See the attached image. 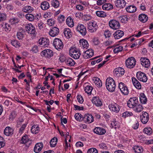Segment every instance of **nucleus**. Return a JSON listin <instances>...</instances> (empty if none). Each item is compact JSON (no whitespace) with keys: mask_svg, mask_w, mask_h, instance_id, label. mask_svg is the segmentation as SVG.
<instances>
[{"mask_svg":"<svg viewBox=\"0 0 153 153\" xmlns=\"http://www.w3.org/2000/svg\"><path fill=\"white\" fill-rule=\"evenodd\" d=\"M106 86L107 89L109 91H114L116 87L114 81L111 77L108 78L106 81Z\"/></svg>","mask_w":153,"mask_h":153,"instance_id":"f257e3e1","label":"nucleus"},{"mask_svg":"<svg viewBox=\"0 0 153 153\" xmlns=\"http://www.w3.org/2000/svg\"><path fill=\"white\" fill-rule=\"evenodd\" d=\"M69 51L70 56L72 57L75 59H77L79 58L81 55L79 51L75 48H71Z\"/></svg>","mask_w":153,"mask_h":153,"instance_id":"f03ea898","label":"nucleus"},{"mask_svg":"<svg viewBox=\"0 0 153 153\" xmlns=\"http://www.w3.org/2000/svg\"><path fill=\"white\" fill-rule=\"evenodd\" d=\"M53 44L55 48L58 50L62 49L63 47V45L61 40L59 38L54 39Z\"/></svg>","mask_w":153,"mask_h":153,"instance_id":"7ed1b4c3","label":"nucleus"},{"mask_svg":"<svg viewBox=\"0 0 153 153\" xmlns=\"http://www.w3.org/2000/svg\"><path fill=\"white\" fill-rule=\"evenodd\" d=\"M136 64V60L134 58L131 57L128 59L126 61V65L127 68H133Z\"/></svg>","mask_w":153,"mask_h":153,"instance_id":"20e7f679","label":"nucleus"},{"mask_svg":"<svg viewBox=\"0 0 153 153\" xmlns=\"http://www.w3.org/2000/svg\"><path fill=\"white\" fill-rule=\"evenodd\" d=\"M26 31L29 33L33 34L35 36L37 33L35 27L31 24H28L25 27Z\"/></svg>","mask_w":153,"mask_h":153,"instance_id":"39448f33","label":"nucleus"},{"mask_svg":"<svg viewBox=\"0 0 153 153\" xmlns=\"http://www.w3.org/2000/svg\"><path fill=\"white\" fill-rule=\"evenodd\" d=\"M109 24L110 27L114 30L118 29L120 27L119 22L115 20H110L109 22Z\"/></svg>","mask_w":153,"mask_h":153,"instance_id":"423d86ee","label":"nucleus"},{"mask_svg":"<svg viewBox=\"0 0 153 153\" xmlns=\"http://www.w3.org/2000/svg\"><path fill=\"white\" fill-rule=\"evenodd\" d=\"M76 29L82 35L85 36L87 33L86 27L83 25L79 24L78 25Z\"/></svg>","mask_w":153,"mask_h":153,"instance_id":"0eeeda50","label":"nucleus"},{"mask_svg":"<svg viewBox=\"0 0 153 153\" xmlns=\"http://www.w3.org/2000/svg\"><path fill=\"white\" fill-rule=\"evenodd\" d=\"M136 76L137 78L141 81L146 82L147 80L148 79L146 74L141 71L137 72Z\"/></svg>","mask_w":153,"mask_h":153,"instance_id":"6e6552de","label":"nucleus"},{"mask_svg":"<svg viewBox=\"0 0 153 153\" xmlns=\"http://www.w3.org/2000/svg\"><path fill=\"white\" fill-rule=\"evenodd\" d=\"M119 88L123 94L127 95L129 91L126 85L123 83L121 82L119 83Z\"/></svg>","mask_w":153,"mask_h":153,"instance_id":"1a4fd4ad","label":"nucleus"},{"mask_svg":"<svg viewBox=\"0 0 153 153\" xmlns=\"http://www.w3.org/2000/svg\"><path fill=\"white\" fill-rule=\"evenodd\" d=\"M140 120L141 122L144 124H146L148 121L149 115L146 112H143V114L140 116Z\"/></svg>","mask_w":153,"mask_h":153,"instance_id":"9d476101","label":"nucleus"},{"mask_svg":"<svg viewBox=\"0 0 153 153\" xmlns=\"http://www.w3.org/2000/svg\"><path fill=\"white\" fill-rule=\"evenodd\" d=\"M108 108L110 110L112 111L118 113L120 110V106L116 103H111L108 106Z\"/></svg>","mask_w":153,"mask_h":153,"instance_id":"9b49d317","label":"nucleus"},{"mask_svg":"<svg viewBox=\"0 0 153 153\" xmlns=\"http://www.w3.org/2000/svg\"><path fill=\"white\" fill-rule=\"evenodd\" d=\"M114 72V75L117 76V77H119L124 74L125 70L123 68L119 67L118 68L115 69Z\"/></svg>","mask_w":153,"mask_h":153,"instance_id":"f8f14e48","label":"nucleus"},{"mask_svg":"<svg viewBox=\"0 0 153 153\" xmlns=\"http://www.w3.org/2000/svg\"><path fill=\"white\" fill-rule=\"evenodd\" d=\"M140 60L141 65L145 68H148L150 66V62L148 59L141 57Z\"/></svg>","mask_w":153,"mask_h":153,"instance_id":"ddd939ff","label":"nucleus"},{"mask_svg":"<svg viewBox=\"0 0 153 153\" xmlns=\"http://www.w3.org/2000/svg\"><path fill=\"white\" fill-rule=\"evenodd\" d=\"M21 143L25 144L26 146H29L31 143V141L28 138V136L25 135L22 137L21 140Z\"/></svg>","mask_w":153,"mask_h":153,"instance_id":"4468645a","label":"nucleus"},{"mask_svg":"<svg viewBox=\"0 0 153 153\" xmlns=\"http://www.w3.org/2000/svg\"><path fill=\"white\" fill-rule=\"evenodd\" d=\"M82 119L85 122H87L88 123H91L94 121L93 117L91 114H85Z\"/></svg>","mask_w":153,"mask_h":153,"instance_id":"2eb2a0df","label":"nucleus"},{"mask_svg":"<svg viewBox=\"0 0 153 153\" xmlns=\"http://www.w3.org/2000/svg\"><path fill=\"white\" fill-rule=\"evenodd\" d=\"M59 32V30L57 27H54L51 29L49 33L50 35L54 37L57 35Z\"/></svg>","mask_w":153,"mask_h":153,"instance_id":"dca6fc26","label":"nucleus"},{"mask_svg":"<svg viewBox=\"0 0 153 153\" xmlns=\"http://www.w3.org/2000/svg\"><path fill=\"white\" fill-rule=\"evenodd\" d=\"M92 101L97 106H100L102 105V103L99 97H94L92 99Z\"/></svg>","mask_w":153,"mask_h":153,"instance_id":"f3484780","label":"nucleus"},{"mask_svg":"<svg viewBox=\"0 0 153 153\" xmlns=\"http://www.w3.org/2000/svg\"><path fill=\"white\" fill-rule=\"evenodd\" d=\"M94 132L99 135H103L105 134L106 132L105 130L100 127H96L94 130Z\"/></svg>","mask_w":153,"mask_h":153,"instance_id":"a211bd4d","label":"nucleus"},{"mask_svg":"<svg viewBox=\"0 0 153 153\" xmlns=\"http://www.w3.org/2000/svg\"><path fill=\"white\" fill-rule=\"evenodd\" d=\"M43 147V144L42 143H36L34 149V151L36 153H39L42 150Z\"/></svg>","mask_w":153,"mask_h":153,"instance_id":"6ab92c4d","label":"nucleus"},{"mask_svg":"<svg viewBox=\"0 0 153 153\" xmlns=\"http://www.w3.org/2000/svg\"><path fill=\"white\" fill-rule=\"evenodd\" d=\"M126 2L124 0H117L115 4V6L120 8H123L126 6Z\"/></svg>","mask_w":153,"mask_h":153,"instance_id":"aec40b11","label":"nucleus"},{"mask_svg":"<svg viewBox=\"0 0 153 153\" xmlns=\"http://www.w3.org/2000/svg\"><path fill=\"white\" fill-rule=\"evenodd\" d=\"M123 31L118 30L116 31L113 35L115 39H119L122 37L124 35Z\"/></svg>","mask_w":153,"mask_h":153,"instance_id":"412c9836","label":"nucleus"},{"mask_svg":"<svg viewBox=\"0 0 153 153\" xmlns=\"http://www.w3.org/2000/svg\"><path fill=\"white\" fill-rule=\"evenodd\" d=\"M13 130L10 127H6L4 131V134L7 136L12 135L13 134Z\"/></svg>","mask_w":153,"mask_h":153,"instance_id":"4be33fe9","label":"nucleus"},{"mask_svg":"<svg viewBox=\"0 0 153 153\" xmlns=\"http://www.w3.org/2000/svg\"><path fill=\"white\" fill-rule=\"evenodd\" d=\"M132 81L134 85L137 89H140L141 88V85L138 81L134 77L132 78Z\"/></svg>","mask_w":153,"mask_h":153,"instance_id":"5701e85b","label":"nucleus"},{"mask_svg":"<svg viewBox=\"0 0 153 153\" xmlns=\"http://www.w3.org/2000/svg\"><path fill=\"white\" fill-rule=\"evenodd\" d=\"M38 43L41 45H43L44 46H47L46 45H48L49 41L48 39H47L46 38H42L39 39Z\"/></svg>","mask_w":153,"mask_h":153,"instance_id":"b1692460","label":"nucleus"},{"mask_svg":"<svg viewBox=\"0 0 153 153\" xmlns=\"http://www.w3.org/2000/svg\"><path fill=\"white\" fill-rule=\"evenodd\" d=\"M79 45L84 48L87 49L89 45L88 42L84 39H80L79 41Z\"/></svg>","mask_w":153,"mask_h":153,"instance_id":"393cba45","label":"nucleus"},{"mask_svg":"<svg viewBox=\"0 0 153 153\" xmlns=\"http://www.w3.org/2000/svg\"><path fill=\"white\" fill-rule=\"evenodd\" d=\"M139 19L142 23L146 22L148 20L147 16L144 14H141L139 15Z\"/></svg>","mask_w":153,"mask_h":153,"instance_id":"a878e982","label":"nucleus"},{"mask_svg":"<svg viewBox=\"0 0 153 153\" xmlns=\"http://www.w3.org/2000/svg\"><path fill=\"white\" fill-rule=\"evenodd\" d=\"M113 5L111 4L107 3L104 4L102 6V8L104 10H109L113 8Z\"/></svg>","mask_w":153,"mask_h":153,"instance_id":"bb28decb","label":"nucleus"},{"mask_svg":"<svg viewBox=\"0 0 153 153\" xmlns=\"http://www.w3.org/2000/svg\"><path fill=\"white\" fill-rule=\"evenodd\" d=\"M50 7L49 4L46 1L42 2L41 4V7L42 10H46L48 9Z\"/></svg>","mask_w":153,"mask_h":153,"instance_id":"cd10ccee","label":"nucleus"},{"mask_svg":"<svg viewBox=\"0 0 153 153\" xmlns=\"http://www.w3.org/2000/svg\"><path fill=\"white\" fill-rule=\"evenodd\" d=\"M39 126L37 125H33L32 127L31 131L33 133L36 134L39 131Z\"/></svg>","mask_w":153,"mask_h":153,"instance_id":"c85d7f7f","label":"nucleus"},{"mask_svg":"<svg viewBox=\"0 0 153 153\" xmlns=\"http://www.w3.org/2000/svg\"><path fill=\"white\" fill-rule=\"evenodd\" d=\"M65 62L67 65L70 66H73L75 64V62L71 58H66Z\"/></svg>","mask_w":153,"mask_h":153,"instance_id":"c756f323","label":"nucleus"},{"mask_svg":"<svg viewBox=\"0 0 153 153\" xmlns=\"http://www.w3.org/2000/svg\"><path fill=\"white\" fill-rule=\"evenodd\" d=\"M85 54H86L85 58L87 59L91 57L94 55V51L92 50H88L84 52Z\"/></svg>","mask_w":153,"mask_h":153,"instance_id":"7c9ffc66","label":"nucleus"},{"mask_svg":"<svg viewBox=\"0 0 153 153\" xmlns=\"http://www.w3.org/2000/svg\"><path fill=\"white\" fill-rule=\"evenodd\" d=\"M140 102L142 103L145 104L146 103L147 98L144 93H141L140 94Z\"/></svg>","mask_w":153,"mask_h":153,"instance_id":"2f4dec72","label":"nucleus"},{"mask_svg":"<svg viewBox=\"0 0 153 153\" xmlns=\"http://www.w3.org/2000/svg\"><path fill=\"white\" fill-rule=\"evenodd\" d=\"M126 11L129 13H133L135 12L137 10L136 7L134 6H130L126 8Z\"/></svg>","mask_w":153,"mask_h":153,"instance_id":"473e14b6","label":"nucleus"},{"mask_svg":"<svg viewBox=\"0 0 153 153\" xmlns=\"http://www.w3.org/2000/svg\"><path fill=\"white\" fill-rule=\"evenodd\" d=\"M64 33L65 35L67 37L70 38L71 36L72 33L69 28L65 29L64 30Z\"/></svg>","mask_w":153,"mask_h":153,"instance_id":"72a5a7b5","label":"nucleus"},{"mask_svg":"<svg viewBox=\"0 0 153 153\" xmlns=\"http://www.w3.org/2000/svg\"><path fill=\"white\" fill-rule=\"evenodd\" d=\"M66 22L67 25L69 27H72L74 26L73 20L71 17H69L66 20Z\"/></svg>","mask_w":153,"mask_h":153,"instance_id":"f704fd0d","label":"nucleus"},{"mask_svg":"<svg viewBox=\"0 0 153 153\" xmlns=\"http://www.w3.org/2000/svg\"><path fill=\"white\" fill-rule=\"evenodd\" d=\"M128 106L129 108H133L136 106V105L137 104L134 102L133 100H132L129 99V100L128 101L127 103Z\"/></svg>","mask_w":153,"mask_h":153,"instance_id":"c9c22d12","label":"nucleus"},{"mask_svg":"<svg viewBox=\"0 0 153 153\" xmlns=\"http://www.w3.org/2000/svg\"><path fill=\"white\" fill-rule=\"evenodd\" d=\"M57 141V138L54 137L52 139L50 142L51 146V147H55Z\"/></svg>","mask_w":153,"mask_h":153,"instance_id":"e433bc0d","label":"nucleus"},{"mask_svg":"<svg viewBox=\"0 0 153 153\" xmlns=\"http://www.w3.org/2000/svg\"><path fill=\"white\" fill-rule=\"evenodd\" d=\"M133 149L136 153H140L143 151L142 148L138 146H135L133 147Z\"/></svg>","mask_w":153,"mask_h":153,"instance_id":"4c0bfd02","label":"nucleus"},{"mask_svg":"<svg viewBox=\"0 0 153 153\" xmlns=\"http://www.w3.org/2000/svg\"><path fill=\"white\" fill-rule=\"evenodd\" d=\"M23 11L25 13H30L32 11V8L30 6H27L23 8Z\"/></svg>","mask_w":153,"mask_h":153,"instance_id":"58836bf2","label":"nucleus"},{"mask_svg":"<svg viewBox=\"0 0 153 153\" xmlns=\"http://www.w3.org/2000/svg\"><path fill=\"white\" fill-rule=\"evenodd\" d=\"M26 18L31 21H33L34 19V16L31 14L27 13L25 15Z\"/></svg>","mask_w":153,"mask_h":153,"instance_id":"ea45409f","label":"nucleus"},{"mask_svg":"<svg viewBox=\"0 0 153 153\" xmlns=\"http://www.w3.org/2000/svg\"><path fill=\"white\" fill-rule=\"evenodd\" d=\"M96 14L97 16L101 17H104L106 16V13L102 11H97Z\"/></svg>","mask_w":153,"mask_h":153,"instance_id":"a19ab883","label":"nucleus"},{"mask_svg":"<svg viewBox=\"0 0 153 153\" xmlns=\"http://www.w3.org/2000/svg\"><path fill=\"white\" fill-rule=\"evenodd\" d=\"M92 89L93 88L91 86L88 85L85 88L84 90L87 94H91Z\"/></svg>","mask_w":153,"mask_h":153,"instance_id":"79ce46f5","label":"nucleus"},{"mask_svg":"<svg viewBox=\"0 0 153 153\" xmlns=\"http://www.w3.org/2000/svg\"><path fill=\"white\" fill-rule=\"evenodd\" d=\"M74 117L76 120L79 121L83 120V119H82V117H83L82 115L81 114H79V113H76Z\"/></svg>","mask_w":153,"mask_h":153,"instance_id":"37998d69","label":"nucleus"},{"mask_svg":"<svg viewBox=\"0 0 153 153\" xmlns=\"http://www.w3.org/2000/svg\"><path fill=\"white\" fill-rule=\"evenodd\" d=\"M46 57L49 58L52 56L53 55V52L52 51L49 49L46 50Z\"/></svg>","mask_w":153,"mask_h":153,"instance_id":"c03bdc74","label":"nucleus"},{"mask_svg":"<svg viewBox=\"0 0 153 153\" xmlns=\"http://www.w3.org/2000/svg\"><path fill=\"white\" fill-rule=\"evenodd\" d=\"M51 5L55 8H57L59 5V1L56 0H53L51 1Z\"/></svg>","mask_w":153,"mask_h":153,"instance_id":"a18cd8bd","label":"nucleus"},{"mask_svg":"<svg viewBox=\"0 0 153 153\" xmlns=\"http://www.w3.org/2000/svg\"><path fill=\"white\" fill-rule=\"evenodd\" d=\"M16 115V114L15 111H12L9 116V120H13L15 118Z\"/></svg>","mask_w":153,"mask_h":153,"instance_id":"49530a36","label":"nucleus"},{"mask_svg":"<svg viewBox=\"0 0 153 153\" xmlns=\"http://www.w3.org/2000/svg\"><path fill=\"white\" fill-rule=\"evenodd\" d=\"M144 132L147 135H149L152 133V129L150 127L145 128L144 129Z\"/></svg>","mask_w":153,"mask_h":153,"instance_id":"de8ad7c7","label":"nucleus"},{"mask_svg":"<svg viewBox=\"0 0 153 153\" xmlns=\"http://www.w3.org/2000/svg\"><path fill=\"white\" fill-rule=\"evenodd\" d=\"M93 27L92 26H91V25H89L88 27V31L90 32L91 33H93L94 32L96 31L97 28V27Z\"/></svg>","mask_w":153,"mask_h":153,"instance_id":"09e8293b","label":"nucleus"},{"mask_svg":"<svg viewBox=\"0 0 153 153\" xmlns=\"http://www.w3.org/2000/svg\"><path fill=\"white\" fill-rule=\"evenodd\" d=\"M11 43V44L15 47L16 48L20 46V43L17 40H12Z\"/></svg>","mask_w":153,"mask_h":153,"instance_id":"8fccbe9b","label":"nucleus"},{"mask_svg":"<svg viewBox=\"0 0 153 153\" xmlns=\"http://www.w3.org/2000/svg\"><path fill=\"white\" fill-rule=\"evenodd\" d=\"M123 47L122 46H120L118 47H116L113 50V51L115 53H117L119 52L122 51Z\"/></svg>","mask_w":153,"mask_h":153,"instance_id":"3c124183","label":"nucleus"},{"mask_svg":"<svg viewBox=\"0 0 153 153\" xmlns=\"http://www.w3.org/2000/svg\"><path fill=\"white\" fill-rule=\"evenodd\" d=\"M5 145V142L4 139L0 137V148L4 147Z\"/></svg>","mask_w":153,"mask_h":153,"instance_id":"603ef678","label":"nucleus"},{"mask_svg":"<svg viewBox=\"0 0 153 153\" xmlns=\"http://www.w3.org/2000/svg\"><path fill=\"white\" fill-rule=\"evenodd\" d=\"M120 18H122L121 20V22L123 23H126L129 19L127 17V16L126 15L122 16V17L121 16Z\"/></svg>","mask_w":153,"mask_h":153,"instance_id":"864d4df0","label":"nucleus"},{"mask_svg":"<svg viewBox=\"0 0 153 153\" xmlns=\"http://www.w3.org/2000/svg\"><path fill=\"white\" fill-rule=\"evenodd\" d=\"M136 111L137 112H139L141 111L143 109V106L140 104L136 105Z\"/></svg>","mask_w":153,"mask_h":153,"instance_id":"5fc2aeb1","label":"nucleus"},{"mask_svg":"<svg viewBox=\"0 0 153 153\" xmlns=\"http://www.w3.org/2000/svg\"><path fill=\"white\" fill-rule=\"evenodd\" d=\"M87 152L88 153H98V151L95 148H91L88 150Z\"/></svg>","mask_w":153,"mask_h":153,"instance_id":"6e6d98bb","label":"nucleus"},{"mask_svg":"<svg viewBox=\"0 0 153 153\" xmlns=\"http://www.w3.org/2000/svg\"><path fill=\"white\" fill-rule=\"evenodd\" d=\"M47 24L50 26H52L54 24V21L53 19H50L47 21Z\"/></svg>","mask_w":153,"mask_h":153,"instance_id":"4d7b16f0","label":"nucleus"},{"mask_svg":"<svg viewBox=\"0 0 153 153\" xmlns=\"http://www.w3.org/2000/svg\"><path fill=\"white\" fill-rule=\"evenodd\" d=\"M132 113L131 112L126 111L122 114V117H129L132 115Z\"/></svg>","mask_w":153,"mask_h":153,"instance_id":"13d9d810","label":"nucleus"},{"mask_svg":"<svg viewBox=\"0 0 153 153\" xmlns=\"http://www.w3.org/2000/svg\"><path fill=\"white\" fill-rule=\"evenodd\" d=\"M95 80L97 81L95 82V84L97 87H101L102 86V83L101 81L100 80L99 78H97Z\"/></svg>","mask_w":153,"mask_h":153,"instance_id":"bf43d9fd","label":"nucleus"},{"mask_svg":"<svg viewBox=\"0 0 153 153\" xmlns=\"http://www.w3.org/2000/svg\"><path fill=\"white\" fill-rule=\"evenodd\" d=\"M6 15L4 13H0V22L3 21L6 19Z\"/></svg>","mask_w":153,"mask_h":153,"instance_id":"052dcab7","label":"nucleus"},{"mask_svg":"<svg viewBox=\"0 0 153 153\" xmlns=\"http://www.w3.org/2000/svg\"><path fill=\"white\" fill-rule=\"evenodd\" d=\"M58 20L59 23H62V22L65 21L64 16L63 15H61L60 16H59L58 18Z\"/></svg>","mask_w":153,"mask_h":153,"instance_id":"680f3d73","label":"nucleus"},{"mask_svg":"<svg viewBox=\"0 0 153 153\" xmlns=\"http://www.w3.org/2000/svg\"><path fill=\"white\" fill-rule=\"evenodd\" d=\"M77 100L80 103H82L83 102V100L82 97L81 95H78L77 96Z\"/></svg>","mask_w":153,"mask_h":153,"instance_id":"e2e57ef3","label":"nucleus"},{"mask_svg":"<svg viewBox=\"0 0 153 153\" xmlns=\"http://www.w3.org/2000/svg\"><path fill=\"white\" fill-rule=\"evenodd\" d=\"M18 38L19 39H22L23 37V34L22 32H18L17 34Z\"/></svg>","mask_w":153,"mask_h":153,"instance_id":"0e129e2a","label":"nucleus"},{"mask_svg":"<svg viewBox=\"0 0 153 153\" xmlns=\"http://www.w3.org/2000/svg\"><path fill=\"white\" fill-rule=\"evenodd\" d=\"M23 121V120L22 119H19L17 121V124L16 127L17 128L19 127L20 125L22 123Z\"/></svg>","mask_w":153,"mask_h":153,"instance_id":"69168bd1","label":"nucleus"},{"mask_svg":"<svg viewBox=\"0 0 153 153\" xmlns=\"http://www.w3.org/2000/svg\"><path fill=\"white\" fill-rule=\"evenodd\" d=\"M104 35L105 38H109L111 36V33L110 31L108 30L105 31Z\"/></svg>","mask_w":153,"mask_h":153,"instance_id":"338daca9","label":"nucleus"},{"mask_svg":"<svg viewBox=\"0 0 153 153\" xmlns=\"http://www.w3.org/2000/svg\"><path fill=\"white\" fill-rule=\"evenodd\" d=\"M139 125V123L137 120H135L134 122V124L132 126L133 128L134 129H136L138 128Z\"/></svg>","mask_w":153,"mask_h":153,"instance_id":"774afa93","label":"nucleus"}]
</instances>
